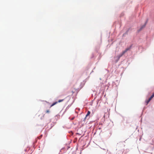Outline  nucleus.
Instances as JSON below:
<instances>
[{
	"label": "nucleus",
	"instance_id": "nucleus-4",
	"mask_svg": "<svg viewBox=\"0 0 154 154\" xmlns=\"http://www.w3.org/2000/svg\"><path fill=\"white\" fill-rule=\"evenodd\" d=\"M150 100V99H149L148 100L146 101V105H147L148 104Z\"/></svg>",
	"mask_w": 154,
	"mask_h": 154
},
{
	"label": "nucleus",
	"instance_id": "nucleus-10",
	"mask_svg": "<svg viewBox=\"0 0 154 154\" xmlns=\"http://www.w3.org/2000/svg\"><path fill=\"white\" fill-rule=\"evenodd\" d=\"M74 90H75V91H76V90H77V89L74 88Z\"/></svg>",
	"mask_w": 154,
	"mask_h": 154
},
{
	"label": "nucleus",
	"instance_id": "nucleus-6",
	"mask_svg": "<svg viewBox=\"0 0 154 154\" xmlns=\"http://www.w3.org/2000/svg\"><path fill=\"white\" fill-rule=\"evenodd\" d=\"M64 99H61V100H58V103H60V102H61L63 101L64 100Z\"/></svg>",
	"mask_w": 154,
	"mask_h": 154
},
{
	"label": "nucleus",
	"instance_id": "nucleus-1",
	"mask_svg": "<svg viewBox=\"0 0 154 154\" xmlns=\"http://www.w3.org/2000/svg\"><path fill=\"white\" fill-rule=\"evenodd\" d=\"M130 48L131 47L127 48L124 51H123L122 52V53L120 54L119 55L117 56L116 57L117 58L118 60L116 61V62H117V61L119 59L120 57H122L123 56V55H124L127 51L129 50L130 49Z\"/></svg>",
	"mask_w": 154,
	"mask_h": 154
},
{
	"label": "nucleus",
	"instance_id": "nucleus-7",
	"mask_svg": "<svg viewBox=\"0 0 154 154\" xmlns=\"http://www.w3.org/2000/svg\"><path fill=\"white\" fill-rule=\"evenodd\" d=\"M46 113H48L50 112V110H47L46 111V112H45Z\"/></svg>",
	"mask_w": 154,
	"mask_h": 154
},
{
	"label": "nucleus",
	"instance_id": "nucleus-9",
	"mask_svg": "<svg viewBox=\"0 0 154 154\" xmlns=\"http://www.w3.org/2000/svg\"><path fill=\"white\" fill-rule=\"evenodd\" d=\"M72 94H73L75 93V91H72Z\"/></svg>",
	"mask_w": 154,
	"mask_h": 154
},
{
	"label": "nucleus",
	"instance_id": "nucleus-5",
	"mask_svg": "<svg viewBox=\"0 0 154 154\" xmlns=\"http://www.w3.org/2000/svg\"><path fill=\"white\" fill-rule=\"evenodd\" d=\"M154 97V93L152 94V95L151 96V97L149 98L151 100L153 97Z\"/></svg>",
	"mask_w": 154,
	"mask_h": 154
},
{
	"label": "nucleus",
	"instance_id": "nucleus-8",
	"mask_svg": "<svg viewBox=\"0 0 154 154\" xmlns=\"http://www.w3.org/2000/svg\"><path fill=\"white\" fill-rule=\"evenodd\" d=\"M145 26V24L144 26H143L141 28V29H142L143 28V27H144Z\"/></svg>",
	"mask_w": 154,
	"mask_h": 154
},
{
	"label": "nucleus",
	"instance_id": "nucleus-3",
	"mask_svg": "<svg viewBox=\"0 0 154 154\" xmlns=\"http://www.w3.org/2000/svg\"><path fill=\"white\" fill-rule=\"evenodd\" d=\"M58 103L57 102H55L53 103H52V104L50 108H51V107L53 106L54 105H55L57 103Z\"/></svg>",
	"mask_w": 154,
	"mask_h": 154
},
{
	"label": "nucleus",
	"instance_id": "nucleus-2",
	"mask_svg": "<svg viewBox=\"0 0 154 154\" xmlns=\"http://www.w3.org/2000/svg\"><path fill=\"white\" fill-rule=\"evenodd\" d=\"M90 113H91V112H90V111H88L86 115V116H85V118L84 119H85L87 117V116H89L90 115Z\"/></svg>",
	"mask_w": 154,
	"mask_h": 154
}]
</instances>
